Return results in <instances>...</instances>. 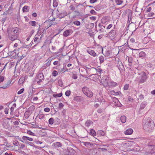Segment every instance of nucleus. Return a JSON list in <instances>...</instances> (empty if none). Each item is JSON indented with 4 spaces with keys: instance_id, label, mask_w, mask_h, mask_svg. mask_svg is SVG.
<instances>
[{
    "instance_id": "obj_27",
    "label": "nucleus",
    "mask_w": 155,
    "mask_h": 155,
    "mask_svg": "<svg viewBox=\"0 0 155 155\" xmlns=\"http://www.w3.org/2000/svg\"><path fill=\"white\" fill-rule=\"evenodd\" d=\"M126 117L124 116H122L120 117L121 121L122 123H124L126 122Z\"/></svg>"
},
{
    "instance_id": "obj_6",
    "label": "nucleus",
    "mask_w": 155,
    "mask_h": 155,
    "mask_svg": "<svg viewBox=\"0 0 155 155\" xmlns=\"http://www.w3.org/2000/svg\"><path fill=\"white\" fill-rule=\"evenodd\" d=\"M110 79L107 76H104L102 79V81L103 82V84L104 86H108L109 82Z\"/></svg>"
},
{
    "instance_id": "obj_24",
    "label": "nucleus",
    "mask_w": 155,
    "mask_h": 155,
    "mask_svg": "<svg viewBox=\"0 0 155 155\" xmlns=\"http://www.w3.org/2000/svg\"><path fill=\"white\" fill-rule=\"evenodd\" d=\"M62 95V93H60L59 94H54L53 95V96L54 97L57 98L58 97H61Z\"/></svg>"
},
{
    "instance_id": "obj_48",
    "label": "nucleus",
    "mask_w": 155,
    "mask_h": 155,
    "mask_svg": "<svg viewBox=\"0 0 155 155\" xmlns=\"http://www.w3.org/2000/svg\"><path fill=\"white\" fill-rule=\"evenodd\" d=\"M24 91V89L23 88L21 89V90H20L17 93L18 94H21L23 93Z\"/></svg>"
},
{
    "instance_id": "obj_56",
    "label": "nucleus",
    "mask_w": 155,
    "mask_h": 155,
    "mask_svg": "<svg viewBox=\"0 0 155 155\" xmlns=\"http://www.w3.org/2000/svg\"><path fill=\"white\" fill-rule=\"evenodd\" d=\"M44 117V116L43 114H41L39 116V118L40 119H41Z\"/></svg>"
},
{
    "instance_id": "obj_20",
    "label": "nucleus",
    "mask_w": 155,
    "mask_h": 155,
    "mask_svg": "<svg viewBox=\"0 0 155 155\" xmlns=\"http://www.w3.org/2000/svg\"><path fill=\"white\" fill-rule=\"evenodd\" d=\"M96 73L97 72L101 74L103 73V70L99 67H98L97 68H96Z\"/></svg>"
},
{
    "instance_id": "obj_8",
    "label": "nucleus",
    "mask_w": 155,
    "mask_h": 155,
    "mask_svg": "<svg viewBox=\"0 0 155 155\" xmlns=\"http://www.w3.org/2000/svg\"><path fill=\"white\" fill-rule=\"evenodd\" d=\"M86 70L87 71H89L90 73L93 74H95L96 73V68L93 67L91 68H88L86 67Z\"/></svg>"
},
{
    "instance_id": "obj_2",
    "label": "nucleus",
    "mask_w": 155,
    "mask_h": 155,
    "mask_svg": "<svg viewBox=\"0 0 155 155\" xmlns=\"http://www.w3.org/2000/svg\"><path fill=\"white\" fill-rule=\"evenodd\" d=\"M154 127L153 122L149 117L146 118L143 120V127L145 130L149 132L152 131Z\"/></svg>"
},
{
    "instance_id": "obj_12",
    "label": "nucleus",
    "mask_w": 155,
    "mask_h": 155,
    "mask_svg": "<svg viewBox=\"0 0 155 155\" xmlns=\"http://www.w3.org/2000/svg\"><path fill=\"white\" fill-rule=\"evenodd\" d=\"M133 130L131 128L127 130L124 131V133L126 135H130L133 133Z\"/></svg>"
},
{
    "instance_id": "obj_46",
    "label": "nucleus",
    "mask_w": 155,
    "mask_h": 155,
    "mask_svg": "<svg viewBox=\"0 0 155 155\" xmlns=\"http://www.w3.org/2000/svg\"><path fill=\"white\" fill-rule=\"evenodd\" d=\"M27 133L28 134H29L30 135H32V136L35 135V134L34 133H33L30 130H28V131Z\"/></svg>"
},
{
    "instance_id": "obj_23",
    "label": "nucleus",
    "mask_w": 155,
    "mask_h": 155,
    "mask_svg": "<svg viewBox=\"0 0 155 155\" xmlns=\"http://www.w3.org/2000/svg\"><path fill=\"white\" fill-rule=\"evenodd\" d=\"M115 1L117 5H120L123 2V1L122 0H115Z\"/></svg>"
},
{
    "instance_id": "obj_5",
    "label": "nucleus",
    "mask_w": 155,
    "mask_h": 155,
    "mask_svg": "<svg viewBox=\"0 0 155 155\" xmlns=\"http://www.w3.org/2000/svg\"><path fill=\"white\" fill-rule=\"evenodd\" d=\"M116 34V31L115 30H112L108 34H107L106 37L111 39H113Z\"/></svg>"
},
{
    "instance_id": "obj_17",
    "label": "nucleus",
    "mask_w": 155,
    "mask_h": 155,
    "mask_svg": "<svg viewBox=\"0 0 155 155\" xmlns=\"http://www.w3.org/2000/svg\"><path fill=\"white\" fill-rule=\"evenodd\" d=\"M71 30H67L64 31L63 34V35L64 37H67L70 35Z\"/></svg>"
},
{
    "instance_id": "obj_33",
    "label": "nucleus",
    "mask_w": 155,
    "mask_h": 155,
    "mask_svg": "<svg viewBox=\"0 0 155 155\" xmlns=\"http://www.w3.org/2000/svg\"><path fill=\"white\" fill-rule=\"evenodd\" d=\"M73 23L74 25H75L77 26L80 25L81 24L80 22L78 21H74Z\"/></svg>"
},
{
    "instance_id": "obj_62",
    "label": "nucleus",
    "mask_w": 155,
    "mask_h": 155,
    "mask_svg": "<svg viewBox=\"0 0 155 155\" xmlns=\"http://www.w3.org/2000/svg\"><path fill=\"white\" fill-rule=\"evenodd\" d=\"M38 37H36V35L35 36V38L34 39V42H36L38 40Z\"/></svg>"
},
{
    "instance_id": "obj_11",
    "label": "nucleus",
    "mask_w": 155,
    "mask_h": 155,
    "mask_svg": "<svg viewBox=\"0 0 155 155\" xmlns=\"http://www.w3.org/2000/svg\"><path fill=\"white\" fill-rule=\"evenodd\" d=\"M87 51L88 53L94 57H95L96 56V53L95 51L89 49L87 50Z\"/></svg>"
},
{
    "instance_id": "obj_41",
    "label": "nucleus",
    "mask_w": 155,
    "mask_h": 155,
    "mask_svg": "<svg viewBox=\"0 0 155 155\" xmlns=\"http://www.w3.org/2000/svg\"><path fill=\"white\" fill-rule=\"evenodd\" d=\"M52 75L53 76H56L58 74V73L57 71L54 70L52 72Z\"/></svg>"
},
{
    "instance_id": "obj_57",
    "label": "nucleus",
    "mask_w": 155,
    "mask_h": 155,
    "mask_svg": "<svg viewBox=\"0 0 155 155\" xmlns=\"http://www.w3.org/2000/svg\"><path fill=\"white\" fill-rule=\"evenodd\" d=\"M70 8L71 10L72 11H74L75 10V7L74 6H70Z\"/></svg>"
},
{
    "instance_id": "obj_39",
    "label": "nucleus",
    "mask_w": 155,
    "mask_h": 155,
    "mask_svg": "<svg viewBox=\"0 0 155 155\" xmlns=\"http://www.w3.org/2000/svg\"><path fill=\"white\" fill-rule=\"evenodd\" d=\"M139 55L140 57H142L145 56V53L144 52L141 51L139 53Z\"/></svg>"
},
{
    "instance_id": "obj_50",
    "label": "nucleus",
    "mask_w": 155,
    "mask_h": 155,
    "mask_svg": "<svg viewBox=\"0 0 155 155\" xmlns=\"http://www.w3.org/2000/svg\"><path fill=\"white\" fill-rule=\"evenodd\" d=\"M72 78H73L74 79H76L78 77L76 74H73L72 76Z\"/></svg>"
},
{
    "instance_id": "obj_55",
    "label": "nucleus",
    "mask_w": 155,
    "mask_h": 155,
    "mask_svg": "<svg viewBox=\"0 0 155 155\" xmlns=\"http://www.w3.org/2000/svg\"><path fill=\"white\" fill-rule=\"evenodd\" d=\"M90 13L91 14H95L96 12L94 10H91L90 11Z\"/></svg>"
},
{
    "instance_id": "obj_43",
    "label": "nucleus",
    "mask_w": 155,
    "mask_h": 155,
    "mask_svg": "<svg viewBox=\"0 0 155 155\" xmlns=\"http://www.w3.org/2000/svg\"><path fill=\"white\" fill-rule=\"evenodd\" d=\"M71 94V91H67L65 93V95L68 96H69Z\"/></svg>"
},
{
    "instance_id": "obj_25",
    "label": "nucleus",
    "mask_w": 155,
    "mask_h": 155,
    "mask_svg": "<svg viewBox=\"0 0 155 155\" xmlns=\"http://www.w3.org/2000/svg\"><path fill=\"white\" fill-rule=\"evenodd\" d=\"M146 105V103L145 102L142 103L140 105V109H143L145 107Z\"/></svg>"
},
{
    "instance_id": "obj_28",
    "label": "nucleus",
    "mask_w": 155,
    "mask_h": 155,
    "mask_svg": "<svg viewBox=\"0 0 155 155\" xmlns=\"http://www.w3.org/2000/svg\"><path fill=\"white\" fill-rule=\"evenodd\" d=\"M90 133V134L93 136H95L96 135L95 131L93 129L91 130Z\"/></svg>"
},
{
    "instance_id": "obj_7",
    "label": "nucleus",
    "mask_w": 155,
    "mask_h": 155,
    "mask_svg": "<svg viewBox=\"0 0 155 155\" xmlns=\"http://www.w3.org/2000/svg\"><path fill=\"white\" fill-rule=\"evenodd\" d=\"M67 15V13L65 11H63L61 13L57 14V17L58 18H61Z\"/></svg>"
},
{
    "instance_id": "obj_54",
    "label": "nucleus",
    "mask_w": 155,
    "mask_h": 155,
    "mask_svg": "<svg viewBox=\"0 0 155 155\" xmlns=\"http://www.w3.org/2000/svg\"><path fill=\"white\" fill-rule=\"evenodd\" d=\"M151 7H149L147 8L146 11L147 12H149L151 11Z\"/></svg>"
},
{
    "instance_id": "obj_45",
    "label": "nucleus",
    "mask_w": 155,
    "mask_h": 155,
    "mask_svg": "<svg viewBox=\"0 0 155 155\" xmlns=\"http://www.w3.org/2000/svg\"><path fill=\"white\" fill-rule=\"evenodd\" d=\"M154 15V13L153 12H150L148 14V16L149 17H153Z\"/></svg>"
},
{
    "instance_id": "obj_30",
    "label": "nucleus",
    "mask_w": 155,
    "mask_h": 155,
    "mask_svg": "<svg viewBox=\"0 0 155 155\" xmlns=\"http://www.w3.org/2000/svg\"><path fill=\"white\" fill-rule=\"evenodd\" d=\"M101 22L103 24H105L107 22V20L106 18H103L101 20Z\"/></svg>"
},
{
    "instance_id": "obj_64",
    "label": "nucleus",
    "mask_w": 155,
    "mask_h": 155,
    "mask_svg": "<svg viewBox=\"0 0 155 155\" xmlns=\"http://www.w3.org/2000/svg\"><path fill=\"white\" fill-rule=\"evenodd\" d=\"M151 93L153 95L155 94V89L151 91Z\"/></svg>"
},
{
    "instance_id": "obj_35",
    "label": "nucleus",
    "mask_w": 155,
    "mask_h": 155,
    "mask_svg": "<svg viewBox=\"0 0 155 155\" xmlns=\"http://www.w3.org/2000/svg\"><path fill=\"white\" fill-rule=\"evenodd\" d=\"M13 143L14 146H17L18 145V142L16 140H14L13 141Z\"/></svg>"
},
{
    "instance_id": "obj_31",
    "label": "nucleus",
    "mask_w": 155,
    "mask_h": 155,
    "mask_svg": "<svg viewBox=\"0 0 155 155\" xmlns=\"http://www.w3.org/2000/svg\"><path fill=\"white\" fill-rule=\"evenodd\" d=\"M99 60L100 62L101 63H103L104 61V58L103 56H101L99 57Z\"/></svg>"
},
{
    "instance_id": "obj_52",
    "label": "nucleus",
    "mask_w": 155,
    "mask_h": 155,
    "mask_svg": "<svg viewBox=\"0 0 155 155\" xmlns=\"http://www.w3.org/2000/svg\"><path fill=\"white\" fill-rule=\"evenodd\" d=\"M44 110L46 112H49L50 110V109L49 108L46 107L44 108Z\"/></svg>"
},
{
    "instance_id": "obj_59",
    "label": "nucleus",
    "mask_w": 155,
    "mask_h": 155,
    "mask_svg": "<svg viewBox=\"0 0 155 155\" xmlns=\"http://www.w3.org/2000/svg\"><path fill=\"white\" fill-rule=\"evenodd\" d=\"M97 0H90V2L91 3H94L97 1Z\"/></svg>"
},
{
    "instance_id": "obj_3",
    "label": "nucleus",
    "mask_w": 155,
    "mask_h": 155,
    "mask_svg": "<svg viewBox=\"0 0 155 155\" xmlns=\"http://www.w3.org/2000/svg\"><path fill=\"white\" fill-rule=\"evenodd\" d=\"M82 91L83 93L88 97H91L93 95V92L87 87H83L82 88Z\"/></svg>"
},
{
    "instance_id": "obj_37",
    "label": "nucleus",
    "mask_w": 155,
    "mask_h": 155,
    "mask_svg": "<svg viewBox=\"0 0 155 155\" xmlns=\"http://www.w3.org/2000/svg\"><path fill=\"white\" fill-rule=\"evenodd\" d=\"M137 95L138 94L139 95V98L141 100H142L143 99L144 97L143 95H142L141 94H140V93H136Z\"/></svg>"
},
{
    "instance_id": "obj_15",
    "label": "nucleus",
    "mask_w": 155,
    "mask_h": 155,
    "mask_svg": "<svg viewBox=\"0 0 155 155\" xmlns=\"http://www.w3.org/2000/svg\"><path fill=\"white\" fill-rule=\"evenodd\" d=\"M36 78L38 79L44 80V76L42 73H39L37 75Z\"/></svg>"
},
{
    "instance_id": "obj_21",
    "label": "nucleus",
    "mask_w": 155,
    "mask_h": 155,
    "mask_svg": "<svg viewBox=\"0 0 155 155\" xmlns=\"http://www.w3.org/2000/svg\"><path fill=\"white\" fill-rule=\"evenodd\" d=\"M92 123L93 122L91 121L87 120L85 123V125L87 127H89Z\"/></svg>"
},
{
    "instance_id": "obj_61",
    "label": "nucleus",
    "mask_w": 155,
    "mask_h": 155,
    "mask_svg": "<svg viewBox=\"0 0 155 155\" xmlns=\"http://www.w3.org/2000/svg\"><path fill=\"white\" fill-rule=\"evenodd\" d=\"M58 63V61H55L53 62V64L54 65H57Z\"/></svg>"
},
{
    "instance_id": "obj_34",
    "label": "nucleus",
    "mask_w": 155,
    "mask_h": 155,
    "mask_svg": "<svg viewBox=\"0 0 155 155\" xmlns=\"http://www.w3.org/2000/svg\"><path fill=\"white\" fill-rule=\"evenodd\" d=\"M49 123L50 124H52L54 123V120L53 118H51L49 120Z\"/></svg>"
},
{
    "instance_id": "obj_51",
    "label": "nucleus",
    "mask_w": 155,
    "mask_h": 155,
    "mask_svg": "<svg viewBox=\"0 0 155 155\" xmlns=\"http://www.w3.org/2000/svg\"><path fill=\"white\" fill-rule=\"evenodd\" d=\"M18 51L17 50H16L15 49H14L13 51H10V52H9L8 53H9V54L10 53V54H11L13 52V54L15 53L16 54V51Z\"/></svg>"
},
{
    "instance_id": "obj_44",
    "label": "nucleus",
    "mask_w": 155,
    "mask_h": 155,
    "mask_svg": "<svg viewBox=\"0 0 155 155\" xmlns=\"http://www.w3.org/2000/svg\"><path fill=\"white\" fill-rule=\"evenodd\" d=\"M129 87V85L128 84H126L124 85V90H127L128 89Z\"/></svg>"
},
{
    "instance_id": "obj_47",
    "label": "nucleus",
    "mask_w": 155,
    "mask_h": 155,
    "mask_svg": "<svg viewBox=\"0 0 155 155\" xmlns=\"http://www.w3.org/2000/svg\"><path fill=\"white\" fill-rule=\"evenodd\" d=\"M64 106V104L62 103H60L59 104V108L61 109Z\"/></svg>"
},
{
    "instance_id": "obj_29",
    "label": "nucleus",
    "mask_w": 155,
    "mask_h": 155,
    "mask_svg": "<svg viewBox=\"0 0 155 155\" xmlns=\"http://www.w3.org/2000/svg\"><path fill=\"white\" fill-rule=\"evenodd\" d=\"M54 144L56 147H59L62 146V144L59 142H57L55 143H54Z\"/></svg>"
},
{
    "instance_id": "obj_38",
    "label": "nucleus",
    "mask_w": 155,
    "mask_h": 155,
    "mask_svg": "<svg viewBox=\"0 0 155 155\" xmlns=\"http://www.w3.org/2000/svg\"><path fill=\"white\" fill-rule=\"evenodd\" d=\"M58 5V3L56 0L53 1V5L54 7H56Z\"/></svg>"
},
{
    "instance_id": "obj_19",
    "label": "nucleus",
    "mask_w": 155,
    "mask_h": 155,
    "mask_svg": "<svg viewBox=\"0 0 155 155\" xmlns=\"http://www.w3.org/2000/svg\"><path fill=\"white\" fill-rule=\"evenodd\" d=\"M48 62L43 66L44 67V69L46 68L47 66H49L50 65L52 59L48 58Z\"/></svg>"
},
{
    "instance_id": "obj_40",
    "label": "nucleus",
    "mask_w": 155,
    "mask_h": 155,
    "mask_svg": "<svg viewBox=\"0 0 155 155\" xmlns=\"http://www.w3.org/2000/svg\"><path fill=\"white\" fill-rule=\"evenodd\" d=\"M84 145L86 147H88L89 146H91V144L90 143L87 142H84Z\"/></svg>"
},
{
    "instance_id": "obj_36",
    "label": "nucleus",
    "mask_w": 155,
    "mask_h": 155,
    "mask_svg": "<svg viewBox=\"0 0 155 155\" xmlns=\"http://www.w3.org/2000/svg\"><path fill=\"white\" fill-rule=\"evenodd\" d=\"M98 133L99 134H100L102 136H103L105 135L104 132L103 131L101 130L99 131Z\"/></svg>"
},
{
    "instance_id": "obj_22",
    "label": "nucleus",
    "mask_w": 155,
    "mask_h": 155,
    "mask_svg": "<svg viewBox=\"0 0 155 155\" xmlns=\"http://www.w3.org/2000/svg\"><path fill=\"white\" fill-rule=\"evenodd\" d=\"M29 7L26 5L23 8V12H29Z\"/></svg>"
},
{
    "instance_id": "obj_32",
    "label": "nucleus",
    "mask_w": 155,
    "mask_h": 155,
    "mask_svg": "<svg viewBox=\"0 0 155 155\" xmlns=\"http://www.w3.org/2000/svg\"><path fill=\"white\" fill-rule=\"evenodd\" d=\"M29 23L32 26H36V22L35 21H30L29 22Z\"/></svg>"
},
{
    "instance_id": "obj_58",
    "label": "nucleus",
    "mask_w": 155,
    "mask_h": 155,
    "mask_svg": "<svg viewBox=\"0 0 155 155\" xmlns=\"http://www.w3.org/2000/svg\"><path fill=\"white\" fill-rule=\"evenodd\" d=\"M44 80L38 79L37 82V83L39 84H40V83L42 82Z\"/></svg>"
},
{
    "instance_id": "obj_13",
    "label": "nucleus",
    "mask_w": 155,
    "mask_h": 155,
    "mask_svg": "<svg viewBox=\"0 0 155 155\" xmlns=\"http://www.w3.org/2000/svg\"><path fill=\"white\" fill-rule=\"evenodd\" d=\"M11 83L10 81H8L3 86L0 87V88L6 89L8 88Z\"/></svg>"
},
{
    "instance_id": "obj_63",
    "label": "nucleus",
    "mask_w": 155,
    "mask_h": 155,
    "mask_svg": "<svg viewBox=\"0 0 155 155\" xmlns=\"http://www.w3.org/2000/svg\"><path fill=\"white\" fill-rule=\"evenodd\" d=\"M103 36V35H100L98 36V38L99 39H101L102 38V37Z\"/></svg>"
},
{
    "instance_id": "obj_26",
    "label": "nucleus",
    "mask_w": 155,
    "mask_h": 155,
    "mask_svg": "<svg viewBox=\"0 0 155 155\" xmlns=\"http://www.w3.org/2000/svg\"><path fill=\"white\" fill-rule=\"evenodd\" d=\"M128 61L129 63V65L131 66L132 65V58L131 57H129L128 58Z\"/></svg>"
},
{
    "instance_id": "obj_53",
    "label": "nucleus",
    "mask_w": 155,
    "mask_h": 155,
    "mask_svg": "<svg viewBox=\"0 0 155 155\" xmlns=\"http://www.w3.org/2000/svg\"><path fill=\"white\" fill-rule=\"evenodd\" d=\"M113 26L112 24H110L108 25V26L106 28L107 29H110Z\"/></svg>"
},
{
    "instance_id": "obj_4",
    "label": "nucleus",
    "mask_w": 155,
    "mask_h": 155,
    "mask_svg": "<svg viewBox=\"0 0 155 155\" xmlns=\"http://www.w3.org/2000/svg\"><path fill=\"white\" fill-rule=\"evenodd\" d=\"M140 81L141 83H143L145 82L147 78V75L144 72H142L140 74Z\"/></svg>"
},
{
    "instance_id": "obj_10",
    "label": "nucleus",
    "mask_w": 155,
    "mask_h": 155,
    "mask_svg": "<svg viewBox=\"0 0 155 155\" xmlns=\"http://www.w3.org/2000/svg\"><path fill=\"white\" fill-rule=\"evenodd\" d=\"M117 84L116 83L113 81L111 79H110L108 86L110 87H115L117 85Z\"/></svg>"
},
{
    "instance_id": "obj_60",
    "label": "nucleus",
    "mask_w": 155,
    "mask_h": 155,
    "mask_svg": "<svg viewBox=\"0 0 155 155\" xmlns=\"http://www.w3.org/2000/svg\"><path fill=\"white\" fill-rule=\"evenodd\" d=\"M5 155H13L10 152H6L5 153Z\"/></svg>"
},
{
    "instance_id": "obj_49",
    "label": "nucleus",
    "mask_w": 155,
    "mask_h": 155,
    "mask_svg": "<svg viewBox=\"0 0 155 155\" xmlns=\"http://www.w3.org/2000/svg\"><path fill=\"white\" fill-rule=\"evenodd\" d=\"M4 80V78L3 76H0V83L2 82Z\"/></svg>"
},
{
    "instance_id": "obj_9",
    "label": "nucleus",
    "mask_w": 155,
    "mask_h": 155,
    "mask_svg": "<svg viewBox=\"0 0 155 155\" xmlns=\"http://www.w3.org/2000/svg\"><path fill=\"white\" fill-rule=\"evenodd\" d=\"M117 66L118 67L119 70H122L124 68V66L121 61L119 60L118 63L117 64Z\"/></svg>"
},
{
    "instance_id": "obj_14",
    "label": "nucleus",
    "mask_w": 155,
    "mask_h": 155,
    "mask_svg": "<svg viewBox=\"0 0 155 155\" xmlns=\"http://www.w3.org/2000/svg\"><path fill=\"white\" fill-rule=\"evenodd\" d=\"M112 53L111 51L109 49H107L105 53V56L108 57L111 56Z\"/></svg>"
},
{
    "instance_id": "obj_1",
    "label": "nucleus",
    "mask_w": 155,
    "mask_h": 155,
    "mask_svg": "<svg viewBox=\"0 0 155 155\" xmlns=\"http://www.w3.org/2000/svg\"><path fill=\"white\" fill-rule=\"evenodd\" d=\"M18 29L17 28L10 27L8 28V38L10 41H13L18 38Z\"/></svg>"
},
{
    "instance_id": "obj_16",
    "label": "nucleus",
    "mask_w": 155,
    "mask_h": 155,
    "mask_svg": "<svg viewBox=\"0 0 155 155\" xmlns=\"http://www.w3.org/2000/svg\"><path fill=\"white\" fill-rule=\"evenodd\" d=\"M83 97L80 96H77L74 97V100L78 102H81L82 99Z\"/></svg>"
},
{
    "instance_id": "obj_18",
    "label": "nucleus",
    "mask_w": 155,
    "mask_h": 155,
    "mask_svg": "<svg viewBox=\"0 0 155 155\" xmlns=\"http://www.w3.org/2000/svg\"><path fill=\"white\" fill-rule=\"evenodd\" d=\"M22 139L25 140H28L29 141H32L33 140V138L31 137H29L26 136H23L22 137Z\"/></svg>"
},
{
    "instance_id": "obj_42",
    "label": "nucleus",
    "mask_w": 155,
    "mask_h": 155,
    "mask_svg": "<svg viewBox=\"0 0 155 155\" xmlns=\"http://www.w3.org/2000/svg\"><path fill=\"white\" fill-rule=\"evenodd\" d=\"M111 93L114 95H118L119 94V93L118 92H115L114 90H112L110 91Z\"/></svg>"
}]
</instances>
